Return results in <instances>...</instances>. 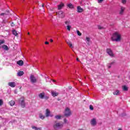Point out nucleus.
I'll return each mask as SVG.
<instances>
[{
  "label": "nucleus",
  "instance_id": "1",
  "mask_svg": "<svg viewBox=\"0 0 130 130\" xmlns=\"http://www.w3.org/2000/svg\"><path fill=\"white\" fill-rule=\"evenodd\" d=\"M112 40L113 41H116V42L120 41V40H121V35L118 32H115L113 35Z\"/></svg>",
  "mask_w": 130,
  "mask_h": 130
},
{
  "label": "nucleus",
  "instance_id": "2",
  "mask_svg": "<svg viewBox=\"0 0 130 130\" xmlns=\"http://www.w3.org/2000/svg\"><path fill=\"white\" fill-rule=\"evenodd\" d=\"M54 129H59L63 127V123L62 122H55L53 125Z\"/></svg>",
  "mask_w": 130,
  "mask_h": 130
},
{
  "label": "nucleus",
  "instance_id": "3",
  "mask_svg": "<svg viewBox=\"0 0 130 130\" xmlns=\"http://www.w3.org/2000/svg\"><path fill=\"white\" fill-rule=\"evenodd\" d=\"M19 103L21 105V107H22L23 108L25 107V99L24 98V97H21L19 99Z\"/></svg>",
  "mask_w": 130,
  "mask_h": 130
},
{
  "label": "nucleus",
  "instance_id": "4",
  "mask_svg": "<svg viewBox=\"0 0 130 130\" xmlns=\"http://www.w3.org/2000/svg\"><path fill=\"white\" fill-rule=\"evenodd\" d=\"M64 115L67 117L72 115V112H71V110L69 109V108H67L65 109Z\"/></svg>",
  "mask_w": 130,
  "mask_h": 130
},
{
  "label": "nucleus",
  "instance_id": "5",
  "mask_svg": "<svg viewBox=\"0 0 130 130\" xmlns=\"http://www.w3.org/2000/svg\"><path fill=\"white\" fill-rule=\"evenodd\" d=\"M90 124L92 125V126H95V125H97V119L93 118L90 121Z\"/></svg>",
  "mask_w": 130,
  "mask_h": 130
},
{
  "label": "nucleus",
  "instance_id": "6",
  "mask_svg": "<svg viewBox=\"0 0 130 130\" xmlns=\"http://www.w3.org/2000/svg\"><path fill=\"white\" fill-rule=\"evenodd\" d=\"M106 52L107 53H108L110 56H111V57H113L114 56V55L112 52V50H111L109 48L107 49Z\"/></svg>",
  "mask_w": 130,
  "mask_h": 130
},
{
  "label": "nucleus",
  "instance_id": "7",
  "mask_svg": "<svg viewBox=\"0 0 130 130\" xmlns=\"http://www.w3.org/2000/svg\"><path fill=\"white\" fill-rule=\"evenodd\" d=\"M57 14L58 15V16L59 18H64V13L61 11H59Z\"/></svg>",
  "mask_w": 130,
  "mask_h": 130
},
{
  "label": "nucleus",
  "instance_id": "8",
  "mask_svg": "<svg viewBox=\"0 0 130 130\" xmlns=\"http://www.w3.org/2000/svg\"><path fill=\"white\" fill-rule=\"evenodd\" d=\"M30 81L32 83H36L37 82V79H36V78L34 76L31 75L30 77Z\"/></svg>",
  "mask_w": 130,
  "mask_h": 130
},
{
  "label": "nucleus",
  "instance_id": "9",
  "mask_svg": "<svg viewBox=\"0 0 130 130\" xmlns=\"http://www.w3.org/2000/svg\"><path fill=\"white\" fill-rule=\"evenodd\" d=\"M77 12L78 13H83L84 12V9H83L81 6L77 7Z\"/></svg>",
  "mask_w": 130,
  "mask_h": 130
},
{
  "label": "nucleus",
  "instance_id": "10",
  "mask_svg": "<svg viewBox=\"0 0 130 130\" xmlns=\"http://www.w3.org/2000/svg\"><path fill=\"white\" fill-rule=\"evenodd\" d=\"M8 85L12 88H15L16 87V83L15 82H9Z\"/></svg>",
  "mask_w": 130,
  "mask_h": 130
},
{
  "label": "nucleus",
  "instance_id": "11",
  "mask_svg": "<svg viewBox=\"0 0 130 130\" xmlns=\"http://www.w3.org/2000/svg\"><path fill=\"white\" fill-rule=\"evenodd\" d=\"M45 96V93L42 92L39 94V97L40 99H44V97Z\"/></svg>",
  "mask_w": 130,
  "mask_h": 130
},
{
  "label": "nucleus",
  "instance_id": "12",
  "mask_svg": "<svg viewBox=\"0 0 130 130\" xmlns=\"http://www.w3.org/2000/svg\"><path fill=\"white\" fill-rule=\"evenodd\" d=\"M45 115L46 117H48L50 115V111L48 109H47L46 110Z\"/></svg>",
  "mask_w": 130,
  "mask_h": 130
},
{
  "label": "nucleus",
  "instance_id": "13",
  "mask_svg": "<svg viewBox=\"0 0 130 130\" xmlns=\"http://www.w3.org/2000/svg\"><path fill=\"white\" fill-rule=\"evenodd\" d=\"M16 63H17V64H18V66H23V64H24V62L23 61V60H19V61H17L16 62Z\"/></svg>",
  "mask_w": 130,
  "mask_h": 130
},
{
  "label": "nucleus",
  "instance_id": "14",
  "mask_svg": "<svg viewBox=\"0 0 130 130\" xmlns=\"http://www.w3.org/2000/svg\"><path fill=\"white\" fill-rule=\"evenodd\" d=\"M51 94H52V96H53V97H56V96H57L58 95V93L56 91H52Z\"/></svg>",
  "mask_w": 130,
  "mask_h": 130
},
{
  "label": "nucleus",
  "instance_id": "15",
  "mask_svg": "<svg viewBox=\"0 0 130 130\" xmlns=\"http://www.w3.org/2000/svg\"><path fill=\"white\" fill-rule=\"evenodd\" d=\"M90 38L86 37L85 39V42L89 45L90 44Z\"/></svg>",
  "mask_w": 130,
  "mask_h": 130
},
{
  "label": "nucleus",
  "instance_id": "16",
  "mask_svg": "<svg viewBox=\"0 0 130 130\" xmlns=\"http://www.w3.org/2000/svg\"><path fill=\"white\" fill-rule=\"evenodd\" d=\"M64 5L63 3H61L58 6V10H61L63 8Z\"/></svg>",
  "mask_w": 130,
  "mask_h": 130
},
{
  "label": "nucleus",
  "instance_id": "17",
  "mask_svg": "<svg viewBox=\"0 0 130 130\" xmlns=\"http://www.w3.org/2000/svg\"><path fill=\"white\" fill-rule=\"evenodd\" d=\"M124 10H125V8L123 7H121V10L120 11V15H122V14H123V12H124Z\"/></svg>",
  "mask_w": 130,
  "mask_h": 130
},
{
  "label": "nucleus",
  "instance_id": "18",
  "mask_svg": "<svg viewBox=\"0 0 130 130\" xmlns=\"http://www.w3.org/2000/svg\"><path fill=\"white\" fill-rule=\"evenodd\" d=\"M2 48H3V49H4L5 50H9V47H8V46L6 45H4L2 46Z\"/></svg>",
  "mask_w": 130,
  "mask_h": 130
},
{
  "label": "nucleus",
  "instance_id": "19",
  "mask_svg": "<svg viewBox=\"0 0 130 130\" xmlns=\"http://www.w3.org/2000/svg\"><path fill=\"white\" fill-rule=\"evenodd\" d=\"M24 75V72L23 71H19L17 73V76L18 77H21V76H23Z\"/></svg>",
  "mask_w": 130,
  "mask_h": 130
},
{
  "label": "nucleus",
  "instance_id": "20",
  "mask_svg": "<svg viewBox=\"0 0 130 130\" xmlns=\"http://www.w3.org/2000/svg\"><path fill=\"white\" fill-rule=\"evenodd\" d=\"M67 44H68V45H69L70 47H71V48H73V44H72V43H71V42H70L69 41H66Z\"/></svg>",
  "mask_w": 130,
  "mask_h": 130
},
{
  "label": "nucleus",
  "instance_id": "21",
  "mask_svg": "<svg viewBox=\"0 0 130 130\" xmlns=\"http://www.w3.org/2000/svg\"><path fill=\"white\" fill-rule=\"evenodd\" d=\"M54 118L58 120L61 118V116H60V115H56L55 116Z\"/></svg>",
  "mask_w": 130,
  "mask_h": 130
},
{
  "label": "nucleus",
  "instance_id": "22",
  "mask_svg": "<svg viewBox=\"0 0 130 130\" xmlns=\"http://www.w3.org/2000/svg\"><path fill=\"white\" fill-rule=\"evenodd\" d=\"M31 127L33 129H35V130H38V129L41 130V129H42V128H41V127H39L38 128V127H37L36 126H32Z\"/></svg>",
  "mask_w": 130,
  "mask_h": 130
},
{
  "label": "nucleus",
  "instance_id": "23",
  "mask_svg": "<svg viewBox=\"0 0 130 130\" xmlns=\"http://www.w3.org/2000/svg\"><path fill=\"white\" fill-rule=\"evenodd\" d=\"M9 104L10 106H14L15 105V101H11L9 102Z\"/></svg>",
  "mask_w": 130,
  "mask_h": 130
},
{
  "label": "nucleus",
  "instance_id": "24",
  "mask_svg": "<svg viewBox=\"0 0 130 130\" xmlns=\"http://www.w3.org/2000/svg\"><path fill=\"white\" fill-rule=\"evenodd\" d=\"M67 6L68 8H70V9H74V5L72 4H68Z\"/></svg>",
  "mask_w": 130,
  "mask_h": 130
},
{
  "label": "nucleus",
  "instance_id": "25",
  "mask_svg": "<svg viewBox=\"0 0 130 130\" xmlns=\"http://www.w3.org/2000/svg\"><path fill=\"white\" fill-rule=\"evenodd\" d=\"M65 24H66V25H67V26L71 25V21L67 20V21H65Z\"/></svg>",
  "mask_w": 130,
  "mask_h": 130
},
{
  "label": "nucleus",
  "instance_id": "26",
  "mask_svg": "<svg viewBox=\"0 0 130 130\" xmlns=\"http://www.w3.org/2000/svg\"><path fill=\"white\" fill-rule=\"evenodd\" d=\"M39 117L41 118V119H44V118H45V116L43 115L42 114H40Z\"/></svg>",
  "mask_w": 130,
  "mask_h": 130
},
{
  "label": "nucleus",
  "instance_id": "27",
  "mask_svg": "<svg viewBox=\"0 0 130 130\" xmlns=\"http://www.w3.org/2000/svg\"><path fill=\"white\" fill-rule=\"evenodd\" d=\"M122 89L123 90V91H127V90H128V88L126 87V86H123L122 87Z\"/></svg>",
  "mask_w": 130,
  "mask_h": 130
},
{
  "label": "nucleus",
  "instance_id": "28",
  "mask_svg": "<svg viewBox=\"0 0 130 130\" xmlns=\"http://www.w3.org/2000/svg\"><path fill=\"white\" fill-rule=\"evenodd\" d=\"M12 33L13 34V35H15V36H17L18 35V33H17V31L13 30L12 31Z\"/></svg>",
  "mask_w": 130,
  "mask_h": 130
},
{
  "label": "nucleus",
  "instance_id": "29",
  "mask_svg": "<svg viewBox=\"0 0 130 130\" xmlns=\"http://www.w3.org/2000/svg\"><path fill=\"white\" fill-rule=\"evenodd\" d=\"M114 95H119V91L116 90L115 92H113Z\"/></svg>",
  "mask_w": 130,
  "mask_h": 130
},
{
  "label": "nucleus",
  "instance_id": "30",
  "mask_svg": "<svg viewBox=\"0 0 130 130\" xmlns=\"http://www.w3.org/2000/svg\"><path fill=\"white\" fill-rule=\"evenodd\" d=\"M114 63V62H112L111 63L108 64V69H110L111 68V66Z\"/></svg>",
  "mask_w": 130,
  "mask_h": 130
},
{
  "label": "nucleus",
  "instance_id": "31",
  "mask_svg": "<svg viewBox=\"0 0 130 130\" xmlns=\"http://www.w3.org/2000/svg\"><path fill=\"white\" fill-rule=\"evenodd\" d=\"M71 28H72V26L67 25V30H68V31H71Z\"/></svg>",
  "mask_w": 130,
  "mask_h": 130
},
{
  "label": "nucleus",
  "instance_id": "32",
  "mask_svg": "<svg viewBox=\"0 0 130 130\" xmlns=\"http://www.w3.org/2000/svg\"><path fill=\"white\" fill-rule=\"evenodd\" d=\"M5 43V41L4 40H0V45L4 44Z\"/></svg>",
  "mask_w": 130,
  "mask_h": 130
},
{
  "label": "nucleus",
  "instance_id": "33",
  "mask_svg": "<svg viewBox=\"0 0 130 130\" xmlns=\"http://www.w3.org/2000/svg\"><path fill=\"white\" fill-rule=\"evenodd\" d=\"M64 123H67V124H69V121H68V120H67V119H64Z\"/></svg>",
  "mask_w": 130,
  "mask_h": 130
},
{
  "label": "nucleus",
  "instance_id": "34",
  "mask_svg": "<svg viewBox=\"0 0 130 130\" xmlns=\"http://www.w3.org/2000/svg\"><path fill=\"white\" fill-rule=\"evenodd\" d=\"M77 33L78 36H81L82 35V33H81L79 30H77Z\"/></svg>",
  "mask_w": 130,
  "mask_h": 130
},
{
  "label": "nucleus",
  "instance_id": "35",
  "mask_svg": "<svg viewBox=\"0 0 130 130\" xmlns=\"http://www.w3.org/2000/svg\"><path fill=\"white\" fill-rule=\"evenodd\" d=\"M104 2V0H98V3L99 4H102Z\"/></svg>",
  "mask_w": 130,
  "mask_h": 130
},
{
  "label": "nucleus",
  "instance_id": "36",
  "mask_svg": "<svg viewBox=\"0 0 130 130\" xmlns=\"http://www.w3.org/2000/svg\"><path fill=\"white\" fill-rule=\"evenodd\" d=\"M98 28L100 29V30H101L102 29H104V27H102L101 25H99L98 26Z\"/></svg>",
  "mask_w": 130,
  "mask_h": 130
},
{
  "label": "nucleus",
  "instance_id": "37",
  "mask_svg": "<svg viewBox=\"0 0 130 130\" xmlns=\"http://www.w3.org/2000/svg\"><path fill=\"white\" fill-rule=\"evenodd\" d=\"M122 1V4H123L125 5V4H126V0H121Z\"/></svg>",
  "mask_w": 130,
  "mask_h": 130
},
{
  "label": "nucleus",
  "instance_id": "38",
  "mask_svg": "<svg viewBox=\"0 0 130 130\" xmlns=\"http://www.w3.org/2000/svg\"><path fill=\"white\" fill-rule=\"evenodd\" d=\"M89 109H90V110H94V108H93V106L92 105L89 106Z\"/></svg>",
  "mask_w": 130,
  "mask_h": 130
},
{
  "label": "nucleus",
  "instance_id": "39",
  "mask_svg": "<svg viewBox=\"0 0 130 130\" xmlns=\"http://www.w3.org/2000/svg\"><path fill=\"white\" fill-rule=\"evenodd\" d=\"M3 103V100H0V106H1Z\"/></svg>",
  "mask_w": 130,
  "mask_h": 130
},
{
  "label": "nucleus",
  "instance_id": "40",
  "mask_svg": "<svg viewBox=\"0 0 130 130\" xmlns=\"http://www.w3.org/2000/svg\"><path fill=\"white\" fill-rule=\"evenodd\" d=\"M11 25L12 27H14L15 26V24H14V22H12Z\"/></svg>",
  "mask_w": 130,
  "mask_h": 130
},
{
  "label": "nucleus",
  "instance_id": "41",
  "mask_svg": "<svg viewBox=\"0 0 130 130\" xmlns=\"http://www.w3.org/2000/svg\"><path fill=\"white\" fill-rule=\"evenodd\" d=\"M83 3H84V1H81V3H80L81 5H82V6H84V4H83Z\"/></svg>",
  "mask_w": 130,
  "mask_h": 130
},
{
  "label": "nucleus",
  "instance_id": "42",
  "mask_svg": "<svg viewBox=\"0 0 130 130\" xmlns=\"http://www.w3.org/2000/svg\"><path fill=\"white\" fill-rule=\"evenodd\" d=\"M1 16H5V15H6V13H1Z\"/></svg>",
  "mask_w": 130,
  "mask_h": 130
},
{
  "label": "nucleus",
  "instance_id": "43",
  "mask_svg": "<svg viewBox=\"0 0 130 130\" xmlns=\"http://www.w3.org/2000/svg\"><path fill=\"white\" fill-rule=\"evenodd\" d=\"M3 23H8V21L3 20Z\"/></svg>",
  "mask_w": 130,
  "mask_h": 130
},
{
  "label": "nucleus",
  "instance_id": "44",
  "mask_svg": "<svg viewBox=\"0 0 130 130\" xmlns=\"http://www.w3.org/2000/svg\"><path fill=\"white\" fill-rule=\"evenodd\" d=\"M45 44H49V43H48V42H46L45 43Z\"/></svg>",
  "mask_w": 130,
  "mask_h": 130
},
{
  "label": "nucleus",
  "instance_id": "45",
  "mask_svg": "<svg viewBox=\"0 0 130 130\" xmlns=\"http://www.w3.org/2000/svg\"><path fill=\"white\" fill-rule=\"evenodd\" d=\"M50 42H53V40L51 39V40H50Z\"/></svg>",
  "mask_w": 130,
  "mask_h": 130
},
{
  "label": "nucleus",
  "instance_id": "46",
  "mask_svg": "<svg viewBox=\"0 0 130 130\" xmlns=\"http://www.w3.org/2000/svg\"><path fill=\"white\" fill-rule=\"evenodd\" d=\"M69 88L70 90H71V89H72V86H69Z\"/></svg>",
  "mask_w": 130,
  "mask_h": 130
},
{
  "label": "nucleus",
  "instance_id": "47",
  "mask_svg": "<svg viewBox=\"0 0 130 130\" xmlns=\"http://www.w3.org/2000/svg\"><path fill=\"white\" fill-rule=\"evenodd\" d=\"M15 94H17V90H15Z\"/></svg>",
  "mask_w": 130,
  "mask_h": 130
},
{
  "label": "nucleus",
  "instance_id": "48",
  "mask_svg": "<svg viewBox=\"0 0 130 130\" xmlns=\"http://www.w3.org/2000/svg\"><path fill=\"white\" fill-rule=\"evenodd\" d=\"M42 7V8H44V4H43Z\"/></svg>",
  "mask_w": 130,
  "mask_h": 130
},
{
  "label": "nucleus",
  "instance_id": "49",
  "mask_svg": "<svg viewBox=\"0 0 130 130\" xmlns=\"http://www.w3.org/2000/svg\"><path fill=\"white\" fill-rule=\"evenodd\" d=\"M77 61H79V58H77Z\"/></svg>",
  "mask_w": 130,
  "mask_h": 130
},
{
  "label": "nucleus",
  "instance_id": "50",
  "mask_svg": "<svg viewBox=\"0 0 130 130\" xmlns=\"http://www.w3.org/2000/svg\"><path fill=\"white\" fill-rule=\"evenodd\" d=\"M118 130H122V128H119Z\"/></svg>",
  "mask_w": 130,
  "mask_h": 130
},
{
  "label": "nucleus",
  "instance_id": "51",
  "mask_svg": "<svg viewBox=\"0 0 130 130\" xmlns=\"http://www.w3.org/2000/svg\"><path fill=\"white\" fill-rule=\"evenodd\" d=\"M53 82H56V81L54 80H53Z\"/></svg>",
  "mask_w": 130,
  "mask_h": 130
},
{
  "label": "nucleus",
  "instance_id": "52",
  "mask_svg": "<svg viewBox=\"0 0 130 130\" xmlns=\"http://www.w3.org/2000/svg\"><path fill=\"white\" fill-rule=\"evenodd\" d=\"M51 117H52L53 116V115H51L50 116Z\"/></svg>",
  "mask_w": 130,
  "mask_h": 130
},
{
  "label": "nucleus",
  "instance_id": "53",
  "mask_svg": "<svg viewBox=\"0 0 130 130\" xmlns=\"http://www.w3.org/2000/svg\"><path fill=\"white\" fill-rule=\"evenodd\" d=\"M29 34H30V33L28 32V35H29Z\"/></svg>",
  "mask_w": 130,
  "mask_h": 130
},
{
  "label": "nucleus",
  "instance_id": "54",
  "mask_svg": "<svg viewBox=\"0 0 130 130\" xmlns=\"http://www.w3.org/2000/svg\"><path fill=\"white\" fill-rule=\"evenodd\" d=\"M1 48V46H0V49Z\"/></svg>",
  "mask_w": 130,
  "mask_h": 130
}]
</instances>
